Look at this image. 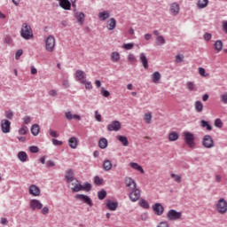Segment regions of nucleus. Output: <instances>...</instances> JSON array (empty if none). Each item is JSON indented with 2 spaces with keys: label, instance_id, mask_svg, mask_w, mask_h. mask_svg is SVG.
<instances>
[{
  "label": "nucleus",
  "instance_id": "obj_42",
  "mask_svg": "<svg viewBox=\"0 0 227 227\" xmlns=\"http://www.w3.org/2000/svg\"><path fill=\"white\" fill-rule=\"evenodd\" d=\"M166 43V39L162 35H158L156 37V45H164Z\"/></svg>",
  "mask_w": 227,
  "mask_h": 227
},
{
  "label": "nucleus",
  "instance_id": "obj_39",
  "mask_svg": "<svg viewBox=\"0 0 227 227\" xmlns=\"http://www.w3.org/2000/svg\"><path fill=\"white\" fill-rule=\"evenodd\" d=\"M127 59L129 61V63H130L131 65H135L137 62V59H136V55L129 53L127 57Z\"/></svg>",
  "mask_w": 227,
  "mask_h": 227
},
{
  "label": "nucleus",
  "instance_id": "obj_32",
  "mask_svg": "<svg viewBox=\"0 0 227 227\" xmlns=\"http://www.w3.org/2000/svg\"><path fill=\"white\" fill-rule=\"evenodd\" d=\"M152 79H153V82H154V84H159V81H160V73L154 72L152 74Z\"/></svg>",
  "mask_w": 227,
  "mask_h": 227
},
{
  "label": "nucleus",
  "instance_id": "obj_8",
  "mask_svg": "<svg viewBox=\"0 0 227 227\" xmlns=\"http://www.w3.org/2000/svg\"><path fill=\"white\" fill-rule=\"evenodd\" d=\"M30 208H32V210H42L43 204H42L40 200L34 199L30 200Z\"/></svg>",
  "mask_w": 227,
  "mask_h": 227
},
{
  "label": "nucleus",
  "instance_id": "obj_63",
  "mask_svg": "<svg viewBox=\"0 0 227 227\" xmlns=\"http://www.w3.org/2000/svg\"><path fill=\"white\" fill-rule=\"evenodd\" d=\"M41 212L43 215H47V214H49V208L47 207H43Z\"/></svg>",
  "mask_w": 227,
  "mask_h": 227
},
{
  "label": "nucleus",
  "instance_id": "obj_5",
  "mask_svg": "<svg viewBox=\"0 0 227 227\" xmlns=\"http://www.w3.org/2000/svg\"><path fill=\"white\" fill-rule=\"evenodd\" d=\"M167 217L168 221H177V219H180L182 217V213L175 209H170L167 214Z\"/></svg>",
  "mask_w": 227,
  "mask_h": 227
},
{
  "label": "nucleus",
  "instance_id": "obj_36",
  "mask_svg": "<svg viewBox=\"0 0 227 227\" xmlns=\"http://www.w3.org/2000/svg\"><path fill=\"white\" fill-rule=\"evenodd\" d=\"M68 144H69L70 148H73V149L77 148V138H75V137H71L68 140Z\"/></svg>",
  "mask_w": 227,
  "mask_h": 227
},
{
  "label": "nucleus",
  "instance_id": "obj_26",
  "mask_svg": "<svg viewBox=\"0 0 227 227\" xmlns=\"http://www.w3.org/2000/svg\"><path fill=\"white\" fill-rule=\"evenodd\" d=\"M103 169H105V171H111V169H113V163L111 160H106L103 162Z\"/></svg>",
  "mask_w": 227,
  "mask_h": 227
},
{
  "label": "nucleus",
  "instance_id": "obj_56",
  "mask_svg": "<svg viewBox=\"0 0 227 227\" xmlns=\"http://www.w3.org/2000/svg\"><path fill=\"white\" fill-rule=\"evenodd\" d=\"M82 191H91V184L87 183L82 186Z\"/></svg>",
  "mask_w": 227,
  "mask_h": 227
},
{
  "label": "nucleus",
  "instance_id": "obj_11",
  "mask_svg": "<svg viewBox=\"0 0 227 227\" xmlns=\"http://www.w3.org/2000/svg\"><path fill=\"white\" fill-rule=\"evenodd\" d=\"M153 210L156 215H162L164 214V206L160 203H155L153 206Z\"/></svg>",
  "mask_w": 227,
  "mask_h": 227
},
{
  "label": "nucleus",
  "instance_id": "obj_14",
  "mask_svg": "<svg viewBox=\"0 0 227 227\" xmlns=\"http://www.w3.org/2000/svg\"><path fill=\"white\" fill-rule=\"evenodd\" d=\"M76 199L80 200V201H83V203H86L90 207H93V202L91 201V199L88 197V195L78 194L76 195Z\"/></svg>",
  "mask_w": 227,
  "mask_h": 227
},
{
  "label": "nucleus",
  "instance_id": "obj_31",
  "mask_svg": "<svg viewBox=\"0 0 227 227\" xmlns=\"http://www.w3.org/2000/svg\"><path fill=\"white\" fill-rule=\"evenodd\" d=\"M223 41H221V40L215 41L214 47H215L216 52H221L223 51Z\"/></svg>",
  "mask_w": 227,
  "mask_h": 227
},
{
  "label": "nucleus",
  "instance_id": "obj_29",
  "mask_svg": "<svg viewBox=\"0 0 227 227\" xmlns=\"http://www.w3.org/2000/svg\"><path fill=\"white\" fill-rule=\"evenodd\" d=\"M130 168H132L133 169H136L137 171H140L142 173V175H144L145 173V169H143V167H141L140 165H138L136 162H130L129 163Z\"/></svg>",
  "mask_w": 227,
  "mask_h": 227
},
{
  "label": "nucleus",
  "instance_id": "obj_58",
  "mask_svg": "<svg viewBox=\"0 0 227 227\" xmlns=\"http://www.w3.org/2000/svg\"><path fill=\"white\" fill-rule=\"evenodd\" d=\"M223 31L227 35V20L223 21L222 23Z\"/></svg>",
  "mask_w": 227,
  "mask_h": 227
},
{
  "label": "nucleus",
  "instance_id": "obj_64",
  "mask_svg": "<svg viewBox=\"0 0 227 227\" xmlns=\"http://www.w3.org/2000/svg\"><path fill=\"white\" fill-rule=\"evenodd\" d=\"M157 227H169V224H168V222H160Z\"/></svg>",
  "mask_w": 227,
  "mask_h": 227
},
{
  "label": "nucleus",
  "instance_id": "obj_24",
  "mask_svg": "<svg viewBox=\"0 0 227 227\" xmlns=\"http://www.w3.org/2000/svg\"><path fill=\"white\" fill-rule=\"evenodd\" d=\"M66 180L67 184L75 181V179L74 178V171H72V169H69L66 172Z\"/></svg>",
  "mask_w": 227,
  "mask_h": 227
},
{
  "label": "nucleus",
  "instance_id": "obj_45",
  "mask_svg": "<svg viewBox=\"0 0 227 227\" xmlns=\"http://www.w3.org/2000/svg\"><path fill=\"white\" fill-rule=\"evenodd\" d=\"M106 196H107V192H106V190H101L98 192V200H105Z\"/></svg>",
  "mask_w": 227,
  "mask_h": 227
},
{
  "label": "nucleus",
  "instance_id": "obj_2",
  "mask_svg": "<svg viewBox=\"0 0 227 227\" xmlns=\"http://www.w3.org/2000/svg\"><path fill=\"white\" fill-rule=\"evenodd\" d=\"M56 47V38L54 35H49L45 40V50L48 52H54Z\"/></svg>",
  "mask_w": 227,
  "mask_h": 227
},
{
  "label": "nucleus",
  "instance_id": "obj_59",
  "mask_svg": "<svg viewBox=\"0 0 227 227\" xmlns=\"http://www.w3.org/2000/svg\"><path fill=\"white\" fill-rule=\"evenodd\" d=\"M22 54H24V51L22 50H18L15 54L16 59H19Z\"/></svg>",
  "mask_w": 227,
  "mask_h": 227
},
{
  "label": "nucleus",
  "instance_id": "obj_7",
  "mask_svg": "<svg viewBox=\"0 0 227 227\" xmlns=\"http://www.w3.org/2000/svg\"><path fill=\"white\" fill-rule=\"evenodd\" d=\"M120 129H121V123L118 121H114L107 125V130H109V132H118Z\"/></svg>",
  "mask_w": 227,
  "mask_h": 227
},
{
  "label": "nucleus",
  "instance_id": "obj_35",
  "mask_svg": "<svg viewBox=\"0 0 227 227\" xmlns=\"http://www.w3.org/2000/svg\"><path fill=\"white\" fill-rule=\"evenodd\" d=\"M18 159H20V160L21 162H26V160H27V153H26V152H20L18 153Z\"/></svg>",
  "mask_w": 227,
  "mask_h": 227
},
{
  "label": "nucleus",
  "instance_id": "obj_46",
  "mask_svg": "<svg viewBox=\"0 0 227 227\" xmlns=\"http://www.w3.org/2000/svg\"><path fill=\"white\" fill-rule=\"evenodd\" d=\"M94 184H96V185H102L104 184V179L100 178L98 176H96L94 177Z\"/></svg>",
  "mask_w": 227,
  "mask_h": 227
},
{
  "label": "nucleus",
  "instance_id": "obj_33",
  "mask_svg": "<svg viewBox=\"0 0 227 227\" xmlns=\"http://www.w3.org/2000/svg\"><path fill=\"white\" fill-rule=\"evenodd\" d=\"M152 118H153V116H152V113H145V114H144V121H145V123H146L147 125H150V123H152Z\"/></svg>",
  "mask_w": 227,
  "mask_h": 227
},
{
  "label": "nucleus",
  "instance_id": "obj_21",
  "mask_svg": "<svg viewBox=\"0 0 227 227\" xmlns=\"http://www.w3.org/2000/svg\"><path fill=\"white\" fill-rule=\"evenodd\" d=\"M72 185L73 192H79V191H82V186L81 185V184H79V181L74 179V181L72 182Z\"/></svg>",
  "mask_w": 227,
  "mask_h": 227
},
{
  "label": "nucleus",
  "instance_id": "obj_28",
  "mask_svg": "<svg viewBox=\"0 0 227 227\" xmlns=\"http://www.w3.org/2000/svg\"><path fill=\"white\" fill-rule=\"evenodd\" d=\"M120 52L114 51L111 53V61H113V63H118V61H120Z\"/></svg>",
  "mask_w": 227,
  "mask_h": 227
},
{
  "label": "nucleus",
  "instance_id": "obj_48",
  "mask_svg": "<svg viewBox=\"0 0 227 227\" xmlns=\"http://www.w3.org/2000/svg\"><path fill=\"white\" fill-rule=\"evenodd\" d=\"M122 49H125L126 51H131V49H134V43H124L122 45Z\"/></svg>",
  "mask_w": 227,
  "mask_h": 227
},
{
  "label": "nucleus",
  "instance_id": "obj_40",
  "mask_svg": "<svg viewBox=\"0 0 227 227\" xmlns=\"http://www.w3.org/2000/svg\"><path fill=\"white\" fill-rule=\"evenodd\" d=\"M197 6L198 8H207L208 6V0H199Z\"/></svg>",
  "mask_w": 227,
  "mask_h": 227
},
{
  "label": "nucleus",
  "instance_id": "obj_10",
  "mask_svg": "<svg viewBox=\"0 0 227 227\" xmlns=\"http://www.w3.org/2000/svg\"><path fill=\"white\" fill-rule=\"evenodd\" d=\"M75 79L76 81H79L81 84L86 82V73L82 70H77L75 73Z\"/></svg>",
  "mask_w": 227,
  "mask_h": 227
},
{
  "label": "nucleus",
  "instance_id": "obj_43",
  "mask_svg": "<svg viewBox=\"0 0 227 227\" xmlns=\"http://www.w3.org/2000/svg\"><path fill=\"white\" fill-rule=\"evenodd\" d=\"M139 206L142 207V208H150V204H148V201L145 200V199L139 200Z\"/></svg>",
  "mask_w": 227,
  "mask_h": 227
},
{
  "label": "nucleus",
  "instance_id": "obj_12",
  "mask_svg": "<svg viewBox=\"0 0 227 227\" xmlns=\"http://www.w3.org/2000/svg\"><path fill=\"white\" fill-rule=\"evenodd\" d=\"M170 13L174 17H176L180 13V4L178 3L174 2L170 4Z\"/></svg>",
  "mask_w": 227,
  "mask_h": 227
},
{
  "label": "nucleus",
  "instance_id": "obj_13",
  "mask_svg": "<svg viewBox=\"0 0 227 227\" xmlns=\"http://www.w3.org/2000/svg\"><path fill=\"white\" fill-rule=\"evenodd\" d=\"M1 127H2V132H4V134H8L12 127V122H10V121L8 120H3L1 122Z\"/></svg>",
  "mask_w": 227,
  "mask_h": 227
},
{
  "label": "nucleus",
  "instance_id": "obj_3",
  "mask_svg": "<svg viewBox=\"0 0 227 227\" xmlns=\"http://www.w3.org/2000/svg\"><path fill=\"white\" fill-rule=\"evenodd\" d=\"M216 210L219 214H226L227 212V201L224 198L218 200L216 203Z\"/></svg>",
  "mask_w": 227,
  "mask_h": 227
},
{
  "label": "nucleus",
  "instance_id": "obj_34",
  "mask_svg": "<svg viewBox=\"0 0 227 227\" xmlns=\"http://www.w3.org/2000/svg\"><path fill=\"white\" fill-rule=\"evenodd\" d=\"M194 107L197 113H203V103L201 101H196Z\"/></svg>",
  "mask_w": 227,
  "mask_h": 227
},
{
  "label": "nucleus",
  "instance_id": "obj_54",
  "mask_svg": "<svg viewBox=\"0 0 227 227\" xmlns=\"http://www.w3.org/2000/svg\"><path fill=\"white\" fill-rule=\"evenodd\" d=\"M186 86H187V89L190 90V91H192V90H194V82H188L186 83Z\"/></svg>",
  "mask_w": 227,
  "mask_h": 227
},
{
  "label": "nucleus",
  "instance_id": "obj_25",
  "mask_svg": "<svg viewBox=\"0 0 227 227\" xmlns=\"http://www.w3.org/2000/svg\"><path fill=\"white\" fill-rule=\"evenodd\" d=\"M108 31H113V29H115L116 27V20L114 18H111L108 20V24L106 26Z\"/></svg>",
  "mask_w": 227,
  "mask_h": 227
},
{
  "label": "nucleus",
  "instance_id": "obj_53",
  "mask_svg": "<svg viewBox=\"0 0 227 227\" xmlns=\"http://www.w3.org/2000/svg\"><path fill=\"white\" fill-rule=\"evenodd\" d=\"M101 95L103 97H109V95H111V93L109 92V90H106L104 88L101 89Z\"/></svg>",
  "mask_w": 227,
  "mask_h": 227
},
{
  "label": "nucleus",
  "instance_id": "obj_62",
  "mask_svg": "<svg viewBox=\"0 0 227 227\" xmlns=\"http://www.w3.org/2000/svg\"><path fill=\"white\" fill-rule=\"evenodd\" d=\"M204 40L207 42H209V40H212V34L206 33L204 34Z\"/></svg>",
  "mask_w": 227,
  "mask_h": 227
},
{
  "label": "nucleus",
  "instance_id": "obj_41",
  "mask_svg": "<svg viewBox=\"0 0 227 227\" xmlns=\"http://www.w3.org/2000/svg\"><path fill=\"white\" fill-rule=\"evenodd\" d=\"M200 127L203 129H207V130H212V126L208 123V121L202 120L200 121Z\"/></svg>",
  "mask_w": 227,
  "mask_h": 227
},
{
  "label": "nucleus",
  "instance_id": "obj_15",
  "mask_svg": "<svg viewBox=\"0 0 227 227\" xmlns=\"http://www.w3.org/2000/svg\"><path fill=\"white\" fill-rule=\"evenodd\" d=\"M65 118L69 121L70 120H77V121H81V115L74 114L70 111L65 113Z\"/></svg>",
  "mask_w": 227,
  "mask_h": 227
},
{
  "label": "nucleus",
  "instance_id": "obj_1",
  "mask_svg": "<svg viewBox=\"0 0 227 227\" xmlns=\"http://www.w3.org/2000/svg\"><path fill=\"white\" fill-rule=\"evenodd\" d=\"M20 36L24 38V40L33 39V28H31V26L27 25V23L22 24Z\"/></svg>",
  "mask_w": 227,
  "mask_h": 227
},
{
  "label": "nucleus",
  "instance_id": "obj_52",
  "mask_svg": "<svg viewBox=\"0 0 227 227\" xmlns=\"http://www.w3.org/2000/svg\"><path fill=\"white\" fill-rule=\"evenodd\" d=\"M49 134L50 136H51V137H59V134H58V131L50 129Z\"/></svg>",
  "mask_w": 227,
  "mask_h": 227
},
{
  "label": "nucleus",
  "instance_id": "obj_9",
  "mask_svg": "<svg viewBox=\"0 0 227 227\" xmlns=\"http://www.w3.org/2000/svg\"><path fill=\"white\" fill-rule=\"evenodd\" d=\"M132 192L129 193V200H131V201H137V200H139V198H141V191H139V189L136 188V189H132Z\"/></svg>",
  "mask_w": 227,
  "mask_h": 227
},
{
  "label": "nucleus",
  "instance_id": "obj_55",
  "mask_svg": "<svg viewBox=\"0 0 227 227\" xmlns=\"http://www.w3.org/2000/svg\"><path fill=\"white\" fill-rule=\"evenodd\" d=\"M184 61V55L176 56V63H182Z\"/></svg>",
  "mask_w": 227,
  "mask_h": 227
},
{
  "label": "nucleus",
  "instance_id": "obj_27",
  "mask_svg": "<svg viewBox=\"0 0 227 227\" xmlns=\"http://www.w3.org/2000/svg\"><path fill=\"white\" fill-rule=\"evenodd\" d=\"M106 207H107L108 210L114 211V210H116V208H118V202H114V201L108 200L106 203Z\"/></svg>",
  "mask_w": 227,
  "mask_h": 227
},
{
  "label": "nucleus",
  "instance_id": "obj_57",
  "mask_svg": "<svg viewBox=\"0 0 227 227\" xmlns=\"http://www.w3.org/2000/svg\"><path fill=\"white\" fill-rule=\"evenodd\" d=\"M95 118L97 121H102V114H98V111H95Z\"/></svg>",
  "mask_w": 227,
  "mask_h": 227
},
{
  "label": "nucleus",
  "instance_id": "obj_6",
  "mask_svg": "<svg viewBox=\"0 0 227 227\" xmlns=\"http://www.w3.org/2000/svg\"><path fill=\"white\" fill-rule=\"evenodd\" d=\"M202 145L205 148H214V139L210 135L203 137Z\"/></svg>",
  "mask_w": 227,
  "mask_h": 227
},
{
  "label": "nucleus",
  "instance_id": "obj_19",
  "mask_svg": "<svg viewBox=\"0 0 227 227\" xmlns=\"http://www.w3.org/2000/svg\"><path fill=\"white\" fill-rule=\"evenodd\" d=\"M40 188L38 186L32 184L29 187V194H32V196H40Z\"/></svg>",
  "mask_w": 227,
  "mask_h": 227
},
{
  "label": "nucleus",
  "instance_id": "obj_51",
  "mask_svg": "<svg viewBox=\"0 0 227 227\" xmlns=\"http://www.w3.org/2000/svg\"><path fill=\"white\" fill-rule=\"evenodd\" d=\"M82 84H85V88L87 90H93V85L91 84V82H88L87 80L85 81L84 83Z\"/></svg>",
  "mask_w": 227,
  "mask_h": 227
},
{
  "label": "nucleus",
  "instance_id": "obj_44",
  "mask_svg": "<svg viewBox=\"0 0 227 227\" xmlns=\"http://www.w3.org/2000/svg\"><path fill=\"white\" fill-rule=\"evenodd\" d=\"M170 176L174 179V182H176L177 184L182 182V175L171 174Z\"/></svg>",
  "mask_w": 227,
  "mask_h": 227
},
{
  "label": "nucleus",
  "instance_id": "obj_37",
  "mask_svg": "<svg viewBox=\"0 0 227 227\" xmlns=\"http://www.w3.org/2000/svg\"><path fill=\"white\" fill-rule=\"evenodd\" d=\"M31 133L33 136H38V134H40V126L38 124H34L31 128Z\"/></svg>",
  "mask_w": 227,
  "mask_h": 227
},
{
  "label": "nucleus",
  "instance_id": "obj_16",
  "mask_svg": "<svg viewBox=\"0 0 227 227\" xmlns=\"http://www.w3.org/2000/svg\"><path fill=\"white\" fill-rule=\"evenodd\" d=\"M98 17L99 20H102L103 22L107 20L109 17H111V12L109 11H103L101 12H98Z\"/></svg>",
  "mask_w": 227,
  "mask_h": 227
},
{
  "label": "nucleus",
  "instance_id": "obj_30",
  "mask_svg": "<svg viewBox=\"0 0 227 227\" xmlns=\"http://www.w3.org/2000/svg\"><path fill=\"white\" fill-rule=\"evenodd\" d=\"M118 141L123 145V146H127L129 145V139L125 136L119 135L116 137Z\"/></svg>",
  "mask_w": 227,
  "mask_h": 227
},
{
  "label": "nucleus",
  "instance_id": "obj_47",
  "mask_svg": "<svg viewBox=\"0 0 227 227\" xmlns=\"http://www.w3.org/2000/svg\"><path fill=\"white\" fill-rule=\"evenodd\" d=\"M27 127L26 126H22L20 129H19V134L20 136H26L27 134Z\"/></svg>",
  "mask_w": 227,
  "mask_h": 227
},
{
  "label": "nucleus",
  "instance_id": "obj_17",
  "mask_svg": "<svg viewBox=\"0 0 227 227\" xmlns=\"http://www.w3.org/2000/svg\"><path fill=\"white\" fill-rule=\"evenodd\" d=\"M59 3V6L63 8V10H70L72 8V4L68 0H57Z\"/></svg>",
  "mask_w": 227,
  "mask_h": 227
},
{
  "label": "nucleus",
  "instance_id": "obj_18",
  "mask_svg": "<svg viewBox=\"0 0 227 227\" xmlns=\"http://www.w3.org/2000/svg\"><path fill=\"white\" fill-rule=\"evenodd\" d=\"M125 184L126 186L129 187V189H136L137 187V184L136 182L131 178V177H126L125 178Z\"/></svg>",
  "mask_w": 227,
  "mask_h": 227
},
{
  "label": "nucleus",
  "instance_id": "obj_20",
  "mask_svg": "<svg viewBox=\"0 0 227 227\" xmlns=\"http://www.w3.org/2000/svg\"><path fill=\"white\" fill-rule=\"evenodd\" d=\"M74 17L81 26L84 24V18L86 17V15H84V12H75Z\"/></svg>",
  "mask_w": 227,
  "mask_h": 227
},
{
  "label": "nucleus",
  "instance_id": "obj_4",
  "mask_svg": "<svg viewBox=\"0 0 227 227\" xmlns=\"http://www.w3.org/2000/svg\"><path fill=\"white\" fill-rule=\"evenodd\" d=\"M184 137L186 145H188L190 148H194V146H196V144L194 143V134L185 131L184 132Z\"/></svg>",
  "mask_w": 227,
  "mask_h": 227
},
{
  "label": "nucleus",
  "instance_id": "obj_50",
  "mask_svg": "<svg viewBox=\"0 0 227 227\" xmlns=\"http://www.w3.org/2000/svg\"><path fill=\"white\" fill-rule=\"evenodd\" d=\"M215 127H217L218 129H223V121H221V119H215Z\"/></svg>",
  "mask_w": 227,
  "mask_h": 227
},
{
  "label": "nucleus",
  "instance_id": "obj_23",
  "mask_svg": "<svg viewBox=\"0 0 227 227\" xmlns=\"http://www.w3.org/2000/svg\"><path fill=\"white\" fill-rule=\"evenodd\" d=\"M139 59L144 68H148V59L146 58V55L145 53H140Z\"/></svg>",
  "mask_w": 227,
  "mask_h": 227
},
{
  "label": "nucleus",
  "instance_id": "obj_49",
  "mask_svg": "<svg viewBox=\"0 0 227 227\" xmlns=\"http://www.w3.org/2000/svg\"><path fill=\"white\" fill-rule=\"evenodd\" d=\"M220 100L222 104H227V92H224L220 96Z\"/></svg>",
  "mask_w": 227,
  "mask_h": 227
},
{
  "label": "nucleus",
  "instance_id": "obj_38",
  "mask_svg": "<svg viewBox=\"0 0 227 227\" xmlns=\"http://www.w3.org/2000/svg\"><path fill=\"white\" fill-rule=\"evenodd\" d=\"M108 142L106 138H101L98 141V146L101 148V150H106V147L107 146Z\"/></svg>",
  "mask_w": 227,
  "mask_h": 227
},
{
  "label": "nucleus",
  "instance_id": "obj_61",
  "mask_svg": "<svg viewBox=\"0 0 227 227\" xmlns=\"http://www.w3.org/2000/svg\"><path fill=\"white\" fill-rule=\"evenodd\" d=\"M29 151L31 153H38V147L37 146H30Z\"/></svg>",
  "mask_w": 227,
  "mask_h": 227
},
{
  "label": "nucleus",
  "instance_id": "obj_60",
  "mask_svg": "<svg viewBox=\"0 0 227 227\" xmlns=\"http://www.w3.org/2000/svg\"><path fill=\"white\" fill-rule=\"evenodd\" d=\"M23 121H24V124H25V125H27V124L31 123V117H29V116H25V117L23 118Z\"/></svg>",
  "mask_w": 227,
  "mask_h": 227
},
{
  "label": "nucleus",
  "instance_id": "obj_22",
  "mask_svg": "<svg viewBox=\"0 0 227 227\" xmlns=\"http://www.w3.org/2000/svg\"><path fill=\"white\" fill-rule=\"evenodd\" d=\"M180 137V134H178V132L176 131H171L170 133H168V141H178Z\"/></svg>",
  "mask_w": 227,
  "mask_h": 227
}]
</instances>
